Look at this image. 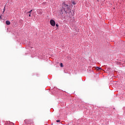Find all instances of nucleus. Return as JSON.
Returning a JSON list of instances; mask_svg holds the SVG:
<instances>
[{"label":"nucleus","mask_w":125,"mask_h":125,"mask_svg":"<svg viewBox=\"0 0 125 125\" xmlns=\"http://www.w3.org/2000/svg\"><path fill=\"white\" fill-rule=\"evenodd\" d=\"M72 3L74 4V5H75V4H76V3L75 2V1L72 2Z\"/></svg>","instance_id":"nucleus-11"},{"label":"nucleus","mask_w":125,"mask_h":125,"mask_svg":"<svg viewBox=\"0 0 125 125\" xmlns=\"http://www.w3.org/2000/svg\"><path fill=\"white\" fill-rule=\"evenodd\" d=\"M37 13H38V14L42 15V10H38L37 11Z\"/></svg>","instance_id":"nucleus-4"},{"label":"nucleus","mask_w":125,"mask_h":125,"mask_svg":"<svg viewBox=\"0 0 125 125\" xmlns=\"http://www.w3.org/2000/svg\"><path fill=\"white\" fill-rule=\"evenodd\" d=\"M50 24L51 25V26H55V21H54V20H51L50 21Z\"/></svg>","instance_id":"nucleus-2"},{"label":"nucleus","mask_w":125,"mask_h":125,"mask_svg":"<svg viewBox=\"0 0 125 125\" xmlns=\"http://www.w3.org/2000/svg\"><path fill=\"white\" fill-rule=\"evenodd\" d=\"M66 12V10L63 9V8L62 7V8L61 9L60 13L61 14H64Z\"/></svg>","instance_id":"nucleus-3"},{"label":"nucleus","mask_w":125,"mask_h":125,"mask_svg":"<svg viewBox=\"0 0 125 125\" xmlns=\"http://www.w3.org/2000/svg\"><path fill=\"white\" fill-rule=\"evenodd\" d=\"M0 19H1V16H0Z\"/></svg>","instance_id":"nucleus-16"},{"label":"nucleus","mask_w":125,"mask_h":125,"mask_svg":"<svg viewBox=\"0 0 125 125\" xmlns=\"http://www.w3.org/2000/svg\"><path fill=\"white\" fill-rule=\"evenodd\" d=\"M33 11V10H30L29 12H27V15H28L29 14L32 13V12Z\"/></svg>","instance_id":"nucleus-6"},{"label":"nucleus","mask_w":125,"mask_h":125,"mask_svg":"<svg viewBox=\"0 0 125 125\" xmlns=\"http://www.w3.org/2000/svg\"><path fill=\"white\" fill-rule=\"evenodd\" d=\"M6 25H9L10 24V21H6Z\"/></svg>","instance_id":"nucleus-5"},{"label":"nucleus","mask_w":125,"mask_h":125,"mask_svg":"<svg viewBox=\"0 0 125 125\" xmlns=\"http://www.w3.org/2000/svg\"><path fill=\"white\" fill-rule=\"evenodd\" d=\"M60 66H61V67H63V63H61Z\"/></svg>","instance_id":"nucleus-9"},{"label":"nucleus","mask_w":125,"mask_h":125,"mask_svg":"<svg viewBox=\"0 0 125 125\" xmlns=\"http://www.w3.org/2000/svg\"><path fill=\"white\" fill-rule=\"evenodd\" d=\"M4 11H5V9L4 8V10L3 12H4Z\"/></svg>","instance_id":"nucleus-15"},{"label":"nucleus","mask_w":125,"mask_h":125,"mask_svg":"<svg viewBox=\"0 0 125 125\" xmlns=\"http://www.w3.org/2000/svg\"><path fill=\"white\" fill-rule=\"evenodd\" d=\"M28 15L29 16V17H31V14H28Z\"/></svg>","instance_id":"nucleus-12"},{"label":"nucleus","mask_w":125,"mask_h":125,"mask_svg":"<svg viewBox=\"0 0 125 125\" xmlns=\"http://www.w3.org/2000/svg\"><path fill=\"white\" fill-rule=\"evenodd\" d=\"M56 122L57 123H60V120H57Z\"/></svg>","instance_id":"nucleus-10"},{"label":"nucleus","mask_w":125,"mask_h":125,"mask_svg":"<svg viewBox=\"0 0 125 125\" xmlns=\"http://www.w3.org/2000/svg\"><path fill=\"white\" fill-rule=\"evenodd\" d=\"M56 27H58L59 25H58V24H56Z\"/></svg>","instance_id":"nucleus-14"},{"label":"nucleus","mask_w":125,"mask_h":125,"mask_svg":"<svg viewBox=\"0 0 125 125\" xmlns=\"http://www.w3.org/2000/svg\"><path fill=\"white\" fill-rule=\"evenodd\" d=\"M24 122H25V123H26V124H28V120H24Z\"/></svg>","instance_id":"nucleus-8"},{"label":"nucleus","mask_w":125,"mask_h":125,"mask_svg":"<svg viewBox=\"0 0 125 125\" xmlns=\"http://www.w3.org/2000/svg\"><path fill=\"white\" fill-rule=\"evenodd\" d=\"M62 7L65 10V13L71 12V9L69 7V5L66 4L65 3H62Z\"/></svg>","instance_id":"nucleus-1"},{"label":"nucleus","mask_w":125,"mask_h":125,"mask_svg":"<svg viewBox=\"0 0 125 125\" xmlns=\"http://www.w3.org/2000/svg\"><path fill=\"white\" fill-rule=\"evenodd\" d=\"M96 69L97 70H102V68H101L100 67H97L96 68Z\"/></svg>","instance_id":"nucleus-7"},{"label":"nucleus","mask_w":125,"mask_h":125,"mask_svg":"<svg viewBox=\"0 0 125 125\" xmlns=\"http://www.w3.org/2000/svg\"><path fill=\"white\" fill-rule=\"evenodd\" d=\"M27 10H25V11H24V13H26L27 14Z\"/></svg>","instance_id":"nucleus-13"}]
</instances>
